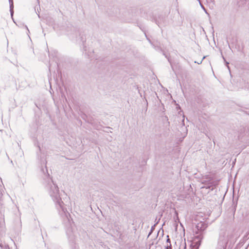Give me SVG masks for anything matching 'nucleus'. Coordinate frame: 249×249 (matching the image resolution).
Returning a JSON list of instances; mask_svg holds the SVG:
<instances>
[{"label": "nucleus", "mask_w": 249, "mask_h": 249, "mask_svg": "<svg viewBox=\"0 0 249 249\" xmlns=\"http://www.w3.org/2000/svg\"><path fill=\"white\" fill-rule=\"evenodd\" d=\"M165 249H172V245L171 244H167L165 247Z\"/></svg>", "instance_id": "nucleus-5"}, {"label": "nucleus", "mask_w": 249, "mask_h": 249, "mask_svg": "<svg viewBox=\"0 0 249 249\" xmlns=\"http://www.w3.org/2000/svg\"><path fill=\"white\" fill-rule=\"evenodd\" d=\"M199 3H200V5L201 7H202V8L203 9H204V8H205V7H204V6H203L201 3V2H199Z\"/></svg>", "instance_id": "nucleus-9"}, {"label": "nucleus", "mask_w": 249, "mask_h": 249, "mask_svg": "<svg viewBox=\"0 0 249 249\" xmlns=\"http://www.w3.org/2000/svg\"><path fill=\"white\" fill-rule=\"evenodd\" d=\"M42 171L44 174L45 178L47 179V185L46 187L51 197L55 203L57 210L61 216L64 218V220L66 223L71 226V220L70 219V214L67 211L66 207L67 204L62 201L57 185L53 183L52 179L50 177L46 167H45V171L44 169H42Z\"/></svg>", "instance_id": "nucleus-1"}, {"label": "nucleus", "mask_w": 249, "mask_h": 249, "mask_svg": "<svg viewBox=\"0 0 249 249\" xmlns=\"http://www.w3.org/2000/svg\"><path fill=\"white\" fill-rule=\"evenodd\" d=\"M228 241V237L225 233L220 235L218 243L220 247L225 249L226 247Z\"/></svg>", "instance_id": "nucleus-2"}, {"label": "nucleus", "mask_w": 249, "mask_h": 249, "mask_svg": "<svg viewBox=\"0 0 249 249\" xmlns=\"http://www.w3.org/2000/svg\"><path fill=\"white\" fill-rule=\"evenodd\" d=\"M10 3V9L14 8V4L13 0H9Z\"/></svg>", "instance_id": "nucleus-3"}, {"label": "nucleus", "mask_w": 249, "mask_h": 249, "mask_svg": "<svg viewBox=\"0 0 249 249\" xmlns=\"http://www.w3.org/2000/svg\"><path fill=\"white\" fill-rule=\"evenodd\" d=\"M26 29H27V30H28V32H29V29H28V27H27L26 26Z\"/></svg>", "instance_id": "nucleus-12"}, {"label": "nucleus", "mask_w": 249, "mask_h": 249, "mask_svg": "<svg viewBox=\"0 0 249 249\" xmlns=\"http://www.w3.org/2000/svg\"><path fill=\"white\" fill-rule=\"evenodd\" d=\"M202 225L203 224L202 223L198 224L197 225H196V228H197V229L199 230L200 228V230H203L204 228H202L201 227Z\"/></svg>", "instance_id": "nucleus-4"}, {"label": "nucleus", "mask_w": 249, "mask_h": 249, "mask_svg": "<svg viewBox=\"0 0 249 249\" xmlns=\"http://www.w3.org/2000/svg\"><path fill=\"white\" fill-rule=\"evenodd\" d=\"M167 239L166 242H167V243H169L170 244H171V243H170V240L169 238V236L167 235Z\"/></svg>", "instance_id": "nucleus-7"}, {"label": "nucleus", "mask_w": 249, "mask_h": 249, "mask_svg": "<svg viewBox=\"0 0 249 249\" xmlns=\"http://www.w3.org/2000/svg\"><path fill=\"white\" fill-rule=\"evenodd\" d=\"M203 10H204V11H205V12L207 15H209V14L207 13V11H206V9H205V8H204V9H203Z\"/></svg>", "instance_id": "nucleus-10"}, {"label": "nucleus", "mask_w": 249, "mask_h": 249, "mask_svg": "<svg viewBox=\"0 0 249 249\" xmlns=\"http://www.w3.org/2000/svg\"><path fill=\"white\" fill-rule=\"evenodd\" d=\"M226 65H227V66L228 68V69H229V66H228L229 63H228V62H226Z\"/></svg>", "instance_id": "nucleus-11"}, {"label": "nucleus", "mask_w": 249, "mask_h": 249, "mask_svg": "<svg viewBox=\"0 0 249 249\" xmlns=\"http://www.w3.org/2000/svg\"><path fill=\"white\" fill-rule=\"evenodd\" d=\"M0 249H3V244L0 242Z\"/></svg>", "instance_id": "nucleus-8"}, {"label": "nucleus", "mask_w": 249, "mask_h": 249, "mask_svg": "<svg viewBox=\"0 0 249 249\" xmlns=\"http://www.w3.org/2000/svg\"><path fill=\"white\" fill-rule=\"evenodd\" d=\"M10 11L11 15V16L12 17V16H13V14H14V10H13V8L10 9Z\"/></svg>", "instance_id": "nucleus-6"}]
</instances>
